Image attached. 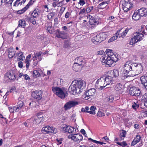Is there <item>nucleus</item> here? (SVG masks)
Here are the masks:
<instances>
[{"mask_svg": "<svg viewBox=\"0 0 147 147\" xmlns=\"http://www.w3.org/2000/svg\"><path fill=\"white\" fill-rule=\"evenodd\" d=\"M6 76L10 80H13L15 79V76L13 71L11 70L6 74Z\"/></svg>", "mask_w": 147, "mask_h": 147, "instance_id": "obj_20", "label": "nucleus"}, {"mask_svg": "<svg viewBox=\"0 0 147 147\" xmlns=\"http://www.w3.org/2000/svg\"><path fill=\"white\" fill-rule=\"evenodd\" d=\"M89 24L92 25H96L98 24V22L94 18L93 19H91L89 21Z\"/></svg>", "mask_w": 147, "mask_h": 147, "instance_id": "obj_33", "label": "nucleus"}, {"mask_svg": "<svg viewBox=\"0 0 147 147\" xmlns=\"http://www.w3.org/2000/svg\"><path fill=\"white\" fill-rule=\"evenodd\" d=\"M30 121H32L33 123L35 124L39 123L41 121V120H38L36 117H32L30 119H28L27 120V122H29Z\"/></svg>", "mask_w": 147, "mask_h": 147, "instance_id": "obj_21", "label": "nucleus"}, {"mask_svg": "<svg viewBox=\"0 0 147 147\" xmlns=\"http://www.w3.org/2000/svg\"><path fill=\"white\" fill-rule=\"evenodd\" d=\"M52 91L58 97L63 99L67 96V93L65 88H60L58 87H52Z\"/></svg>", "mask_w": 147, "mask_h": 147, "instance_id": "obj_3", "label": "nucleus"}, {"mask_svg": "<svg viewBox=\"0 0 147 147\" xmlns=\"http://www.w3.org/2000/svg\"><path fill=\"white\" fill-rule=\"evenodd\" d=\"M51 28L52 26H49L48 27L47 29V32H49L50 34H52V32L51 30Z\"/></svg>", "mask_w": 147, "mask_h": 147, "instance_id": "obj_58", "label": "nucleus"}, {"mask_svg": "<svg viewBox=\"0 0 147 147\" xmlns=\"http://www.w3.org/2000/svg\"><path fill=\"white\" fill-rule=\"evenodd\" d=\"M63 1H61L60 2H58L57 4H56L55 3H53L52 5L54 7H55L56 6L58 7H61L63 5L62 2Z\"/></svg>", "mask_w": 147, "mask_h": 147, "instance_id": "obj_39", "label": "nucleus"}, {"mask_svg": "<svg viewBox=\"0 0 147 147\" xmlns=\"http://www.w3.org/2000/svg\"><path fill=\"white\" fill-rule=\"evenodd\" d=\"M113 73L112 71H109L106 76L113 79V78L114 77Z\"/></svg>", "mask_w": 147, "mask_h": 147, "instance_id": "obj_41", "label": "nucleus"}, {"mask_svg": "<svg viewBox=\"0 0 147 147\" xmlns=\"http://www.w3.org/2000/svg\"><path fill=\"white\" fill-rule=\"evenodd\" d=\"M104 79L106 85H107V86L109 85L110 84V83L113 80L112 79L109 78L107 76H106L105 78H104Z\"/></svg>", "mask_w": 147, "mask_h": 147, "instance_id": "obj_27", "label": "nucleus"}, {"mask_svg": "<svg viewBox=\"0 0 147 147\" xmlns=\"http://www.w3.org/2000/svg\"><path fill=\"white\" fill-rule=\"evenodd\" d=\"M55 34L56 36L58 38L62 39H65L67 38L66 35L64 31L60 32L58 30H57Z\"/></svg>", "mask_w": 147, "mask_h": 147, "instance_id": "obj_14", "label": "nucleus"}, {"mask_svg": "<svg viewBox=\"0 0 147 147\" xmlns=\"http://www.w3.org/2000/svg\"><path fill=\"white\" fill-rule=\"evenodd\" d=\"M42 52H40L38 53H36L34 54V55L33 57V59L34 61L38 60V61H40L42 59L41 57Z\"/></svg>", "mask_w": 147, "mask_h": 147, "instance_id": "obj_16", "label": "nucleus"}, {"mask_svg": "<svg viewBox=\"0 0 147 147\" xmlns=\"http://www.w3.org/2000/svg\"><path fill=\"white\" fill-rule=\"evenodd\" d=\"M138 42H137L134 36L132 38H131L130 42L129 44L131 45H132Z\"/></svg>", "mask_w": 147, "mask_h": 147, "instance_id": "obj_43", "label": "nucleus"}, {"mask_svg": "<svg viewBox=\"0 0 147 147\" xmlns=\"http://www.w3.org/2000/svg\"><path fill=\"white\" fill-rule=\"evenodd\" d=\"M89 108L88 107H86L85 108H82L81 109V111L82 112L88 113Z\"/></svg>", "mask_w": 147, "mask_h": 147, "instance_id": "obj_53", "label": "nucleus"}, {"mask_svg": "<svg viewBox=\"0 0 147 147\" xmlns=\"http://www.w3.org/2000/svg\"><path fill=\"white\" fill-rule=\"evenodd\" d=\"M28 6L25 7L23 9L17 11V13L18 14H22L27 9Z\"/></svg>", "mask_w": 147, "mask_h": 147, "instance_id": "obj_40", "label": "nucleus"}, {"mask_svg": "<svg viewBox=\"0 0 147 147\" xmlns=\"http://www.w3.org/2000/svg\"><path fill=\"white\" fill-rule=\"evenodd\" d=\"M85 82L82 80L73 81L69 88V92L72 94H79L81 90L85 87Z\"/></svg>", "mask_w": 147, "mask_h": 147, "instance_id": "obj_2", "label": "nucleus"}, {"mask_svg": "<svg viewBox=\"0 0 147 147\" xmlns=\"http://www.w3.org/2000/svg\"><path fill=\"white\" fill-rule=\"evenodd\" d=\"M89 140H90L92 142L95 143L96 144H97V145L100 144V145H102L103 144H106L104 142L98 141H96V140H94L92 139L91 138H90L89 139Z\"/></svg>", "mask_w": 147, "mask_h": 147, "instance_id": "obj_35", "label": "nucleus"}, {"mask_svg": "<svg viewBox=\"0 0 147 147\" xmlns=\"http://www.w3.org/2000/svg\"><path fill=\"white\" fill-rule=\"evenodd\" d=\"M24 105V103L22 101L20 100L19 101L17 105V106L16 107V108L17 109L18 111L20 109L23 107Z\"/></svg>", "mask_w": 147, "mask_h": 147, "instance_id": "obj_32", "label": "nucleus"}, {"mask_svg": "<svg viewBox=\"0 0 147 147\" xmlns=\"http://www.w3.org/2000/svg\"><path fill=\"white\" fill-rule=\"evenodd\" d=\"M21 0H16L15 2L14 3L13 6H18L20 4L21 5L22 3V1H20Z\"/></svg>", "mask_w": 147, "mask_h": 147, "instance_id": "obj_44", "label": "nucleus"}, {"mask_svg": "<svg viewBox=\"0 0 147 147\" xmlns=\"http://www.w3.org/2000/svg\"><path fill=\"white\" fill-rule=\"evenodd\" d=\"M144 36V35L139 32H137L134 34V37L137 42L142 40L143 39Z\"/></svg>", "mask_w": 147, "mask_h": 147, "instance_id": "obj_15", "label": "nucleus"}, {"mask_svg": "<svg viewBox=\"0 0 147 147\" xmlns=\"http://www.w3.org/2000/svg\"><path fill=\"white\" fill-rule=\"evenodd\" d=\"M16 108V106H14L13 107H9V109L10 113H13V112L14 111L16 112L18 111Z\"/></svg>", "mask_w": 147, "mask_h": 147, "instance_id": "obj_42", "label": "nucleus"}, {"mask_svg": "<svg viewBox=\"0 0 147 147\" xmlns=\"http://www.w3.org/2000/svg\"><path fill=\"white\" fill-rule=\"evenodd\" d=\"M138 12V10L135 11L132 16V19L135 20H138L142 16H141V15H140Z\"/></svg>", "mask_w": 147, "mask_h": 147, "instance_id": "obj_19", "label": "nucleus"}, {"mask_svg": "<svg viewBox=\"0 0 147 147\" xmlns=\"http://www.w3.org/2000/svg\"><path fill=\"white\" fill-rule=\"evenodd\" d=\"M96 92V90L94 88H91L88 90L84 92L83 96L86 100H88L91 96L94 94Z\"/></svg>", "mask_w": 147, "mask_h": 147, "instance_id": "obj_10", "label": "nucleus"}, {"mask_svg": "<svg viewBox=\"0 0 147 147\" xmlns=\"http://www.w3.org/2000/svg\"><path fill=\"white\" fill-rule=\"evenodd\" d=\"M42 92L40 90H36L32 92L31 95L37 100H40L42 98Z\"/></svg>", "mask_w": 147, "mask_h": 147, "instance_id": "obj_12", "label": "nucleus"}, {"mask_svg": "<svg viewBox=\"0 0 147 147\" xmlns=\"http://www.w3.org/2000/svg\"><path fill=\"white\" fill-rule=\"evenodd\" d=\"M96 109V107L95 106H92L88 110V113L90 114L95 115L96 114L95 110Z\"/></svg>", "mask_w": 147, "mask_h": 147, "instance_id": "obj_22", "label": "nucleus"}, {"mask_svg": "<svg viewBox=\"0 0 147 147\" xmlns=\"http://www.w3.org/2000/svg\"><path fill=\"white\" fill-rule=\"evenodd\" d=\"M85 12H86V10L84 8H83V9H81L79 14L80 15H82Z\"/></svg>", "mask_w": 147, "mask_h": 147, "instance_id": "obj_56", "label": "nucleus"}, {"mask_svg": "<svg viewBox=\"0 0 147 147\" xmlns=\"http://www.w3.org/2000/svg\"><path fill=\"white\" fill-rule=\"evenodd\" d=\"M68 126H67L66 125H65V126L63 127V130L65 132H68Z\"/></svg>", "mask_w": 147, "mask_h": 147, "instance_id": "obj_62", "label": "nucleus"}, {"mask_svg": "<svg viewBox=\"0 0 147 147\" xmlns=\"http://www.w3.org/2000/svg\"><path fill=\"white\" fill-rule=\"evenodd\" d=\"M94 7L93 6L89 7L86 8V13H88L90 12L93 9Z\"/></svg>", "mask_w": 147, "mask_h": 147, "instance_id": "obj_52", "label": "nucleus"}, {"mask_svg": "<svg viewBox=\"0 0 147 147\" xmlns=\"http://www.w3.org/2000/svg\"><path fill=\"white\" fill-rule=\"evenodd\" d=\"M144 26H141V29L139 30V31H140V32H142L144 34L146 33V32L144 31Z\"/></svg>", "mask_w": 147, "mask_h": 147, "instance_id": "obj_55", "label": "nucleus"}, {"mask_svg": "<svg viewBox=\"0 0 147 147\" xmlns=\"http://www.w3.org/2000/svg\"><path fill=\"white\" fill-rule=\"evenodd\" d=\"M107 4L106 2H102L98 5V7L99 9L104 8L106 6Z\"/></svg>", "mask_w": 147, "mask_h": 147, "instance_id": "obj_31", "label": "nucleus"}, {"mask_svg": "<svg viewBox=\"0 0 147 147\" xmlns=\"http://www.w3.org/2000/svg\"><path fill=\"white\" fill-rule=\"evenodd\" d=\"M105 52L106 54L102 56V62L104 63L106 67H109L114 62H117L118 59L116 55L113 54L112 50L107 49Z\"/></svg>", "mask_w": 147, "mask_h": 147, "instance_id": "obj_1", "label": "nucleus"}, {"mask_svg": "<svg viewBox=\"0 0 147 147\" xmlns=\"http://www.w3.org/2000/svg\"><path fill=\"white\" fill-rule=\"evenodd\" d=\"M105 83L104 78H101L97 80L96 86L99 87V88H100L102 90L106 86H107V85H106Z\"/></svg>", "mask_w": 147, "mask_h": 147, "instance_id": "obj_13", "label": "nucleus"}, {"mask_svg": "<svg viewBox=\"0 0 147 147\" xmlns=\"http://www.w3.org/2000/svg\"><path fill=\"white\" fill-rule=\"evenodd\" d=\"M71 15V13L69 12H67L65 15V17L66 18H67L69 17Z\"/></svg>", "mask_w": 147, "mask_h": 147, "instance_id": "obj_63", "label": "nucleus"}, {"mask_svg": "<svg viewBox=\"0 0 147 147\" xmlns=\"http://www.w3.org/2000/svg\"><path fill=\"white\" fill-rule=\"evenodd\" d=\"M107 36L105 33H101L92 38L91 40L94 44H98V42H101L105 40Z\"/></svg>", "mask_w": 147, "mask_h": 147, "instance_id": "obj_5", "label": "nucleus"}, {"mask_svg": "<svg viewBox=\"0 0 147 147\" xmlns=\"http://www.w3.org/2000/svg\"><path fill=\"white\" fill-rule=\"evenodd\" d=\"M76 135L77 142L82 140L83 138L82 136L79 134H76Z\"/></svg>", "mask_w": 147, "mask_h": 147, "instance_id": "obj_38", "label": "nucleus"}, {"mask_svg": "<svg viewBox=\"0 0 147 147\" xmlns=\"http://www.w3.org/2000/svg\"><path fill=\"white\" fill-rule=\"evenodd\" d=\"M34 2V0H30L29 1L28 4L26 6V7H27L28 6L27 9L29 8V6L31 5Z\"/></svg>", "mask_w": 147, "mask_h": 147, "instance_id": "obj_60", "label": "nucleus"}, {"mask_svg": "<svg viewBox=\"0 0 147 147\" xmlns=\"http://www.w3.org/2000/svg\"><path fill=\"white\" fill-rule=\"evenodd\" d=\"M140 136L139 135H137L134 140L136 141L138 143L140 142Z\"/></svg>", "mask_w": 147, "mask_h": 147, "instance_id": "obj_54", "label": "nucleus"}, {"mask_svg": "<svg viewBox=\"0 0 147 147\" xmlns=\"http://www.w3.org/2000/svg\"><path fill=\"white\" fill-rule=\"evenodd\" d=\"M82 66V65L78 64L77 63H75L73 65L72 69L74 71L78 72L81 70Z\"/></svg>", "mask_w": 147, "mask_h": 147, "instance_id": "obj_18", "label": "nucleus"}, {"mask_svg": "<svg viewBox=\"0 0 147 147\" xmlns=\"http://www.w3.org/2000/svg\"><path fill=\"white\" fill-rule=\"evenodd\" d=\"M133 64L130 63L129 61H127L124 65L121 71L123 74H128V76H135V74L133 72Z\"/></svg>", "mask_w": 147, "mask_h": 147, "instance_id": "obj_4", "label": "nucleus"}, {"mask_svg": "<svg viewBox=\"0 0 147 147\" xmlns=\"http://www.w3.org/2000/svg\"><path fill=\"white\" fill-rule=\"evenodd\" d=\"M39 10L38 9H35L31 14V16L34 18H37L39 15Z\"/></svg>", "mask_w": 147, "mask_h": 147, "instance_id": "obj_25", "label": "nucleus"}, {"mask_svg": "<svg viewBox=\"0 0 147 147\" xmlns=\"http://www.w3.org/2000/svg\"><path fill=\"white\" fill-rule=\"evenodd\" d=\"M116 143L118 145L121 146L123 147H124L125 146H126L127 145V143L125 141H123L121 142H116Z\"/></svg>", "mask_w": 147, "mask_h": 147, "instance_id": "obj_45", "label": "nucleus"}, {"mask_svg": "<svg viewBox=\"0 0 147 147\" xmlns=\"http://www.w3.org/2000/svg\"><path fill=\"white\" fill-rule=\"evenodd\" d=\"M128 31V30H125L124 31H123V32H122L121 33V34L120 35H119V37H122V38L124 37L126 34L127 32Z\"/></svg>", "mask_w": 147, "mask_h": 147, "instance_id": "obj_51", "label": "nucleus"}, {"mask_svg": "<svg viewBox=\"0 0 147 147\" xmlns=\"http://www.w3.org/2000/svg\"><path fill=\"white\" fill-rule=\"evenodd\" d=\"M129 93L130 95L132 96H139L140 95L141 92L140 90L138 88L133 86L130 88Z\"/></svg>", "mask_w": 147, "mask_h": 147, "instance_id": "obj_9", "label": "nucleus"}, {"mask_svg": "<svg viewBox=\"0 0 147 147\" xmlns=\"http://www.w3.org/2000/svg\"><path fill=\"white\" fill-rule=\"evenodd\" d=\"M97 115L99 117L103 116L105 115V114L103 112L99 111L97 113Z\"/></svg>", "mask_w": 147, "mask_h": 147, "instance_id": "obj_57", "label": "nucleus"}, {"mask_svg": "<svg viewBox=\"0 0 147 147\" xmlns=\"http://www.w3.org/2000/svg\"><path fill=\"white\" fill-rule=\"evenodd\" d=\"M25 61V63H26V68H28L29 65V60H28L27 59H26Z\"/></svg>", "mask_w": 147, "mask_h": 147, "instance_id": "obj_59", "label": "nucleus"}, {"mask_svg": "<svg viewBox=\"0 0 147 147\" xmlns=\"http://www.w3.org/2000/svg\"><path fill=\"white\" fill-rule=\"evenodd\" d=\"M138 11L141 16L146 17L147 15V8H142Z\"/></svg>", "mask_w": 147, "mask_h": 147, "instance_id": "obj_17", "label": "nucleus"}, {"mask_svg": "<svg viewBox=\"0 0 147 147\" xmlns=\"http://www.w3.org/2000/svg\"><path fill=\"white\" fill-rule=\"evenodd\" d=\"M114 100V97L112 96H110L105 98V100L107 102H112Z\"/></svg>", "mask_w": 147, "mask_h": 147, "instance_id": "obj_37", "label": "nucleus"}, {"mask_svg": "<svg viewBox=\"0 0 147 147\" xmlns=\"http://www.w3.org/2000/svg\"><path fill=\"white\" fill-rule=\"evenodd\" d=\"M78 4H80L81 6H82L85 4V0H80Z\"/></svg>", "mask_w": 147, "mask_h": 147, "instance_id": "obj_61", "label": "nucleus"}, {"mask_svg": "<svg viewBox=\"0 0 147 147\" xmlns=\"http://www.w3.org/2000/svg\"><path fill=\"white\" fill-rule=\"evenodd\" d=\"M14 0H5L4 3L8 7L11 6L13 1Z\"/></svg>", "mask_w": 147, "mask_h": 147, "instance_id": "obj_36", "label": "nucleus"}, {"mask_svg": "<svg viewBox=\"0 0 147 147\" xmlns=\"http://www.w3.org/2000/svg\"><path fill=\"white\" fill-rule=\"evenodd\" d=\"M75 61H77V64L82 65V62L83 61V58L82 57H80L75 59Z\"/></svg>", "mask_w": 147, "mask_h": 147, "instance_id": "obj_29", "label": "nucleus"}, {"mask_svg": "<svg viewBox=\"0 0 147 147\" xmlns=\"http://www.w3.org/2000/svg\"><path fill=\"white\" fill-rule=\"evenodd\" d=\"M78 103L77 101L75 100L70 101L65 104L64 108L65 110L71 109L72 107H74L76 105H78Z\"/></svg>", "mask_w": 147, "mask_h": 147, "instance_id": "obj_11", "label": "nucleus"}, {"mask_svg": "<svg viewBox=\"0 0 147 147\" xmlns=\"http://www.w3.org/2000/svg\"><path fill=\"white\" fill-rule=\"evenodd\" d=\"M16 55L18 56V61L20 60H23L25 58V57L23 55V54L22 52L21 51H19L18 53H16Z\"/></svg>", "mask_w": 147, "mask_h": 147, "instance_id": "obj_23", "label": "nucleus"}, {"mask_svg": "<svg viewBox=\"0 0 147 147\" xmlns=\"http://www.w3.org/2000/svg\"><path fill=\"white\" fill-rule=\"evenodd\" d=\"M120 30L118 31L115 34V35L111 38L109 40L108 42H111L114 40H116L118 36L119 35V32Z\"/></svg>", "mask_w": 147, "mask_h": 147, "instance_id": "obj_24", "label": "nucleus"}, {"mask_svg": "<svg viewBox=\"0 0 147 147\" xmlns=\"http://www.w3.org/2000/svg\"><path fill=\"white\" fill-rule=\"evenodd\" d=\"M33 74L34 75V76L35 78H37L39 77L40 75V74L39 73V72L36 70L33 71Z\"/></svg>", "mask_w": 147, "mask_h": 147, "instance_id": "obj_48", "label": "nucleus"}, {"mask_svg": "<svg viewBox=\"0 0 147 147\" xmlns=\"http://www.w3.org/2000/svg\"><path fill=\"white\" fill-rule=\"evenodd\" d=\"M123 8L125 12H127L133 7V5L130 0H124L122 3Z\"/></svg>", "mask_w": 147, "mask_h": 147, "instance_id": "obj_8", "label": "nucleus"}, {"mask_svg": "<svg viewBox=\"0 0 147 147\" xmlns=\"http://www.w3.org/2000/svg\"><path fill=\"white\" fill-rule=\"evenodd\" d=\"M42 131L44 134L49 133L55 134L57 132V130L54 127H50L48 126L43 127L42 129Z\"/></svg>", "mask_w": 147, "mask_h": 147, "instance_id": "obj_7", "label": "nucleus"}, {"mask_svg": "<svg viewBox=\"0 0 147 147\" xmlns=\"http://www.w3.org/2000/svg\"><path fill=\"white\" fill-rule=\"evenodd\" d=\"M113 77L115 78L118 77L119 76V71L117 69H115L112 71Z\"/></svg>", "mask_w": 147, "mask_h": 147, "instance_id": "obj_34", "label": "nucleus"}, {"mask_svg": "<svg viewBox=\"0 0 147 147\" xmlns=\"http://www.w3.org/2000/svg\"><path fill=\"white\" fill-rule=\"evenodd\" d=\"M18 26L22 28H24L26 25V22L24 20H20L19 21Z\"/></svg>", "mask_w": 147, "mask_h": 147, "instance_id": "obj_28", "label": "nucleus"}, {"mask_svg": "<svg viewBox=\"0 0 147 147\" xmlns=\"http://www.w3.org/2000/svg\"><path fill=\"white\" fill-rule=\"evenodd\" d=\"M76 132V129L70 126H68V132L69 134H75Z\"/></svg>", "mask_w": 147, "mask_h": 147, "instance_id": "obj_26", "label": "nucleus"}, {"mask_svg": "<svg viewBox=\"0 0 147 147\" xmlns=\"http://www.w3.org/2000/svg\"><path fill=\"white\" fill-rule=\"evenodd\" d=\"M68 138L69 139H71L75 142H77L76 135V134H70L68 136Z\"/></svg>", "mask_w": 147, "mask_h": 147, "instance_id": "obj_30", "label": "nucleus"}, {"mask_svg": "<svg viewBox=\"0 0 147 147\" xmlns=\"http://www.w3.org/2000/svg\"><path fill=\"white\" fill-rule=\"evenodd\" d=\"M36 117L38 119V120H41V119H42L43 118H44L42 113H38Z\"/></svg>", "mask_w": 147, "mask_h": 147, "instance_id": "obj_46", "label": "nucleus"}, {"mask_svg": "<svg viewBox=\"0 0 147 147\" xmlns=\"http://www.w3.org/2000/svg\"><path fill=\"white\" fill-rule=\"evenodd\" d=\"M29 105V106L33 107L34 106H35L36 102L34 101H32V102L30 103Z\"/></svg>", "mask_w": 147, "mask_h": 147, "instance_id": "obj_64", "label": "nucleus"}, {"mask_svg": "<svg viewBox=\"0 0 147 147\" xmlns=\"http://www.w3.org/2000/svg\"><path fill=\"white\" fill-rule=\"evenodd\" d=\"M126 135V132L125 131H123L122 132H121L120 134V136L121 137V140H123L122 137H123V138L125 137Z\"/></svg>", "mask_w": 147, "mask_h": 147, "instance_id": "obj_49", "label": "nucleus"}, {"mask_svg": "<svg viewBox=\"0 0 147 147\" xmlns=\"http://www.w3.org/2000/svg\"><path fill=\"white\" fill-rule=\"evenodd\" d=\"M133 72L135 75H138L141 73L142 71L143 68L140 64L135 63L133 64Z\"/></svg>", "mask_w": 147, "mask_h": 147, "instance_id": "obj_6", "label": "nucleus"}, {"mask_svg": "<svg viewBox=\"0 0 147 147\" xmlns=\"http://www.w3.org/2000/svg\"><path fill=\"white\" fill-rule=\"evenodd\" d=\"M122 88V85L120 84H118L116 86L115 89L117 90H119L121 89Z\"/></svg>", "mask_w": 147, "mask_h": 147, "instance_id": "obj_50", "label": "nucleus"}, {"mask_svg": "<svg viewBox=\"0 0 147 147\" xmlns=\"http://www.w3.org/2000/svg\"><path fill=\"white\" fill-rule=\"evenodd\" d=\"M15 55V53L13 52L10 51V50L9 51L8 57L9 58H12Z\"/></svg>", "mask_w": 147, "mask_h": 147, "instance_id": "obj_47", "label": "nucleus"}]
</instances>
